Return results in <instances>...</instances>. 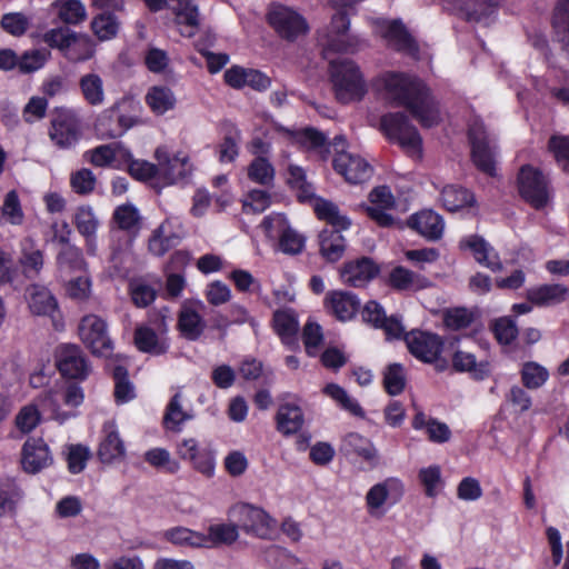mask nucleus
<instances>
[{"label": "nucleus", "mask_w": 569, "mask_h": 569, "mask_svg": "<svg viewBox=\"0 0 569 569\" xmlns=\"http://www.w3.org/2000/svg\"><path fill=\"white\" fill-rule=\"evenodd\" d=\"M385 282L396 291H418L429 286L426 277L403 266L392 268Z\"/></svg>", "instance_id": "obj_25"}, {"label": "nucleus", "mask_w": 569, "mask_h": 569, "mask_svg": "<svg viewBox=\"0 0 569 569\" xmlns=\"http://www.w3.org/2000/svg\"><path fill=\"white\" fill-rule=\"evenodd\" d=\"M313 211L319 220L329 224V229L348 230L351 227V220L341 214L338 206L330 200L318 198Z\"/></svg>", "instance_id": "obj_31"}, {"label": "nucleus", "mask_w": 569, "mask_h": 569, "mask_svg": "<svg viewBox=\"0 0 569 569\" xmlns=\"http://www.w3.org/2000/svg\"><path fill=\"white\" fill-rule=\"evenodd\" d=\"M382 385L388 395H400L406 387V375L402 365L397 362L388 365L383 371Z\"/></svg>", "instance_id": "obj_51"}, {"label": "nucleus", "mask_w": 569, "mask_h": 569, "mask_svg": "<svg viewBox=\"0 0 569 569\" xmlns=\"http://www.w3.org/2000/svg\"><path fill=\"white\" fill-rule=\"evenodd\" d=\"M84 159L92 166L104 168L111 166L117 159V152L112 144H100L84 152Z\"/></svg>", "instance_id": "obj_64"}, {"label": "nucleus", "mask_w": 569, "mask_h": 569, "mask_svg": "<svg viewBox=\"0 0 569 569\" xmlns=\"http://www.w3.org/2000/svg\"><path fill=\"white\" fill-rule=\"evenodd\" d=\"M340 229L323 228L318 234L319 253L326 262L336 263L345 254L347 240Z\"/></svg>", "instance_id": "obj_21"}, {"label": "nucleus", "mask_w": 569, "mask_h": 569, "mask_svg": "<svg viewBox=\"0 0 569 569\" xmlns=\"http://www.w3.org/2000/svg\"><path fill=\"white\" fill-rule=\"evenodd\" d=\"M50 51L47 49H32L20 56V73L28 74L41 69L48 59Z\"/></svg>", "instance_id": "obj_58"}, {"label": "nucleus", "mask_w": 569, "mask_h": 569, "mask_svg": "<svg viewBox=\"0 0 569 569\" xmlns=\"http://www.w3.org/2000/svg\"><path fill=\"white\" fill-rule=\"evenodd\" d=\"M134 346L143 353L151 356H162L169 350V342L167 338H161L158 333L148 326L137 327L133 332Z\"/></svg>", "instance_id": "obj_29"}, {"label": "nucleus", "mask_w": 569, "mask_h": 569, "mask_svg": "<svg viewBox=\"0 0 569 569\" xmlns=\"http://www.w3.org/2000/svg\"><path fill=\"white\" fill-rule=\"evenodd\" d=\"M57 264L61 270H81L84 264L82 251L72 244L63 247L57 256Z\"/></svg>", "instance_id": "obj_62"}, {"label": "nucleus", "mask_w": 569, "mask_h": 569, "mask_svg": "<svg viewBox=\"0 0 569 569\" xmlns=\"http://www.w3.org/2000/svg\"><path fill=\"white\" fill-rule=\"evenodd\" d=\"M274 420L277 431L283 437H290L301 431L305 425V415L298 405L286 402L279 406Z\"/></svg>", "instance_id": "obj_23"}, {"label": "nucleus", "mask_w": 569, "mask_h": 569, "mask_svg": "<svg viewBox=\"0 0 569 569\" xmlns=\"http://www.w3.org/2000/svg\"><path fill=\"white\" fill-rule=\"evenodd\" d=\"M323 305L326 310L341 322L352 320L361 308L358 296L343 290L329 291L325 297Z\"/></svg>", "instance_id": "obj_16"}, {"label": "nucleus", "mask_w": 569, "mask_h": 569, "mask_svg": "<svg viewBox=\"0 0 569 569\" xmlns=\"http://www.w3.org/2000/svg\"><path fill=\"white\" fill-rule=\"evenodd\" d=\"M443 208L450 212L471 207L476 202L473 193L460 184H447L440 193Z\"/></svg>", "instance_id": "obj_32"}, {"label": "nucleus", "mask_w": 569, "mask_h": 569, "mask_svg": "<svg viewBox=\"0 0 569 569\" xmlns=\"http://www.w3.org/2000/svg\"><path fill=\"white\" fill-rule=\"evenodd\" d=\"M191 418L192 416L182 409L181 395L174 393L166 407L163 427L170 431H180L181 425Z\"/></svg>", "instance_id": "obj_40"}, {"label": "nucleus", "mask_w": 569, "mask_h": 569, "mask_svg": "<svg viewBox=\"0 0 569 569\" xmlns=\"http://www.w3.org/2000/svg\"><path fill=\"white\" fill-rule=\"evenodd\" d=\"M237 523H218L211 525L208 528V533L204 535L206 547L210 545H227L230 546L239 538Z\"/></svg>", "instance_id": "obj_44"}, {"label": "nucleus", "mask_w": 569, "mask_h": 569, "mask_svg": "<svg viewBox=\"0 0 569 569\" xmlns=\"http://www.w3.org/2000/svg\"><path fill=\"white\" fill-rule=\"evenodd\" d=\"M164 538L173 545L193 548L206 547L204 533L197 532L184 527H176L167 530Z\"/></svg>", "instance_id": "obj_49"}, {"label": "nucleus", "mask_w": 569, "mask_h": 569, "mask_svg": "<svg viewBox=\"0 0 569 569\" xmlns=\"http://www.w3.org/2000/svg\"><path fill=\"white\" fill-rule=\"evenodd\" d=\"M49 138L59 149L74 147L81 138L78 116L71 110L58 109L50 121Z\"/></svg>", "instance_id": "obj_9"}, {"label": "nucleus", "mask_w": 569, "mask_h": 569, "mask_svg": "<svg viewBox=\"0 0 569 569\" xmlns=\"http://www.w3.org/2000/svg\"><path fill=\"white\" fill-rule=\"evenodd\" d=\"M376 83L397 106L406 108L422 128L431 129L440 124L442 118L439 101L433 97L429 86L419 77L387 71L377 77Z\"/></svg>", "instance_id": "obj_1"}, {"label": "nucleus", "mask_w": 569, "mask_h": 569, "mask_svg": "<svg viewBox=\"0 0 569 569\" xmlns=\"http://www.w3.org/2000/svg\"><path fill=\"white\" fill-rule=\"evenodd\" d=\"M323 393L337 401L341 409L350 412L352 416L359 418L365 417L366 413L360 403L356 399L351 398L338 383H327L323 388Z\"/></svg>", "instance_id": "obj_43"}, {"label": "nucleus", "mask_w": 569, "mask_h": 569, "mask_svg": "<svg viewBox=\"0 0 569 569\" xmlns=\"http://www.w3.org/2000/svg\"><path fill=\"white\" fill-rule=\"evenodd\" d=\"M333 170L351 184L368 181L372 174V167L363 158L346 151H338L332 160Z\"/></svg>", "instance_id": "obj_14"}, {"label": "nucleus", "mask_w": 569, "mask_h": 569, "mask_svg": "<svg viewBox=\"0 0 569 569\" xmlns=\"http://www.w3.org/2000/svg\"><path fill=\"white\" fill-rule=\"evenodd\" d=\"M21 463L23 470L37 473L52 463L48 445L42 438L29 437L22 446Z\"/></svg>", "instance_id": "obj_17"}, {"label": "nucleus", "mask_w": 569, "mask_h": 569, "mask_svg": "<svg viewBox=\"0 0 569 569\" xmlns=\"http://www.w3.org/2000/svg\"><path fill=\"white\" fill-rule=\"evenodd\" d=\"M520 376L525 388L536 390L548 381L549 371L538 362L528 361L522 365Z\"/></svg>", "instance_id": "obj_47"}, {"label": "nucleus", "mask_w": 569, "mask_h": 569, "mask_svg": "<svg viewBox=\"0 0 569 569\" xmlns=\"http://www.w3.org/2000/svg\"><path fill=\"white\" fill-rule=\"evenodd\" d=\"M521 199L535 210L545 209L551 199L550 181L543 172L531 164H523L517 176Z\"/></svg>", "instance_id": "obj_5"}, {"label": "nucleus", "mask_w": 569, "mask_h": 569, "mask_svg": "<svg viewBox=\"0 0 569 569\" xmlns=\"http://www.w3.org/2000/svg\"><path fill=\"white\" fill-rule=\"evenodd\" d=\"M144 101L156 116H162L173 110L177 103L173 91L164 86L151 87L144 97Z\"/></svg>", "instance_id": "obj_33"}, {"label": "nucleus", "mask_w": 569, "mask_h": 569, "mask_svg": "<svg viewBox=\"0 0 569 569\" xmlns=\"http://www.w3.org/2000/svg\"><path fill=\"white\" fill-rule=\"evenodd\" d=\"M144 461L157 469H164L168 473H176L180 469L177 460L171 459L170 453L164 448H152L146 451Z\"/></svg>", "instance_id": "obj_56"}, {"label": "nucleus", "mask_w": 569, "mask_h": 569, "mask_svg": "<svg viewBox=\"0 0 569 569\" xmlns=\"http://www.w3.org/2000/svg\"><path fill=\"white\" fill-rule=\"evenodd\" d=\"M459 247L461 250H470L475 260L492 272H500L503 269L499 253L491 247L483 237L471 234L463 238Z\"/></svg>", "instance_id": "obj_18"}, {"label": "nucleus", "mask_w": 569, "mask_h": 569, "mask_svg": "<svg viewBox=\"0 0 569 569\" xmlns=\"http://www.w3.org/2000/svg\"><path fill=\"white\" fill-rule=\"evenodd\" d=\"M405 493L403 482L398 478H387L386 480L373 485L366 495V505L369 511L381 508L388 499L392 503L401 500Z\"/></svg>", "instance_id": "obj_19"}, {"label": "nucleus", "mask_w": 569, "mask_h": 569, "mask_svg": "<svg viewBox=\"0 0 569 569\" xmlns=\"http://www.w3.org/2000/svg\"><path fill=\"white\" fill-rule=\"evenodd\" d=\"M272 329L283 345H296L299 323L292 311H274L272 316Z\"/></svg>", "instance_id": "obj_30"}, {"label": "nucleus", "mask_w": 569, "mask_h": 569, "mask_svg": "<svg viewBox=\"0 0 569 569\" xmlns=\"http://www.w3.org/2000/svg\"><path fill=\"white\" fill-rule=\"evenodd\" d=\"M79 89L83 100L92 107L101 106L104 102V88L102 78L94 72L83 74L79 79Z\"/></svg>", "instance_id": "obj_35"}, {"label": "nucleus", "mask_w": 569, "mask_h": 569, "mask_svg": "<svg viewBox=\"0 0 569 569\" xmlns=\"http://www.w3.org/2000/svg\"><path fill=\"white\" fill-rule=\"evenodd\" d=\"M27 300L33 315L50 317L57 330L63 328L58 301L47 287L41 284L29 286L27 288Z\"/></svg>", "instance_id": "obj_13"}, {"label": "nucleus", "mask_w": 569, "mask_h": 569, "mask_svg": "<svg viewBox=\"0 0 569 569\" xmlns=\"http://www.w3.org/2000/svg\"><path fill=\"white\" fill-rule=\"evenodd\" d=\"M112 378L114 380V401L118 405L131 401L136 397V393L133 385L129 380L128 369L122 365L114 366Z\"/></svg>", "instance_id": "obj_41"}, {"label": "nucleus", "mask_w": 569, "mask_h": 569, "mask_svg": "<svg viewBox=\"0 0 569 569\" xmlns=\"http://www.w3.org/2000/svg\"><path fill=\"white\" fill-rule=\"evenodd\" d=\"M129 295L137 308H147L154 302L158 291L151 284L137 279L130 281Z\"/></svg>", "instance_id": "obj_54"}, {"label": "nucleus", "mask_w": 569, "mask_h": 569, "mask_svg": "<svg viewBox=\"0 0 569 569\" xmlns=\"http://www.w3.org/2000/svg\"><path fill=\"white\" fill-rule=\"evenodd\" d=\"M140 104L134 99L122 97L113 104L102 110L93 124L94 132L100 139H116L138 126L140 119Z\"/></svg>", "instance_id": "obj_3"}, {"label": "nucleus", "mask_w": 569, "mask_h": 569, "mask_svg": "<svg viewBox=\"0 0 569 569\" xmlns=\"http://www.w3.org/2000/svg\"><path fill=\"white\" fill-rule=\"evenodd\" d=\"M43 42L50 48L58 49L66 58L70 46L76 40V32L68 27L53 28L44 32Z\"/></svg>", "instance_id": "obj_52"}, {"label": "nucleus", "mask_w": 569, "mask_h": 569, "mask_svg": "<svg viewBox=\"0 0 569 569\" xmlns=\"http://www.w3.org/2000/svg\"><path fill=\"white\" fill-rule=\"evenodd\" d=\"M220 323L218 327H229L232 325H244L249 323L250 326H256V320L252 318L248 311V309L239 303H231L224 316H220Z\"/></svg>", "instance_id": "obj_61"}, {"label": "nucleus", "mask_w": 569, "mask_h": 569, "mask_svg": "<svg viewBox=\"0 0 569 569\" xmlns=\"http://www.w3.org/2000/svg\"><path fill=\"white\" fill-rule=\"evenodd\" d=\"M113 220L119 229L131 231L132 229L138 228L140 223V214L133 204H121L113 211Z\"/></svg>", "instance_id": "obj_60"}, {"label": "nucleus", "mask_w": 569, "mask_h": 569, "mask_svg": "<svg viewBox=\"0 0 569 569\" xmlns=\"http://www.w3.org/2000/svg\"><path fill=\"white\" fill-rule=\"evenodd\" d=\"M78 336L84 347L96 357H109L113 351V341L109 336L108 323L97 315H86L80 319Z\"/></svg>", "instance_id": "obj_8"}, {"label": "nucleus", "mask_w": 569, "mask_h": 569, "mask_svg": "<svg viewBox=\"0 0 569 569\" xmlns=\"http://www.w3.org/2000/svg\"><path fill=\"white\" fill-rule=\"evenodd\" d=\"M53 356L58 372L67 380L82 382L92 371L90 360L79 345L60 343Z\"/></svg>", "instance_id": "obj_6"}, {"label": "nucleus", "mask_w": 569, "mask_h": 569, "mask_svg": "<svg viewBox=\"0 0 569 569\" xmlns=\"http://www.w3.org/2000/svg\"><path fill=\"white\" fill-rule=\"evenodd\" d=\"M459 11L466 21L480 22L495 13L496 4L492 0H467Z\"/></svg>", "instance_id": "obj_42"}, {"label": "nucleus", "mask_w": 569, "mask_h": 569, "mask_svg": "<svg viewBox=\"0 0 569 569\" xmlns=\"http://www.w3.org/2000/svg\"><path fill=\"white\" fill-rule=\"evenodd\" d=\"M96 184L97 178L88 168L79 169L70 176V187L77 194L87 196L92 193Z\"/></svg>", "instance_id": "obj_57"}, {"label": "nucleus", "mask_w": 569, "mask_h": 569, "mask_svg": "<svg viewBox=\"0 0 569 569\" xmlns=\"http://www.w3.org/2000/svg\"><path fill=\"white\" fill-rule=\"evenodd\" d=\"M126 455L123 441L117 431H110L106 435L98 448V458L102 463H112L122 459Z\"/></svg>", "instance_id": "obj_39"}, {"label": "nucleus", "mask_w": 569, "mask_h": 569, "mask_svg": "<svg viewBox=\"0 0 569 569\" xmlns=\"http://www.w3.org/2000/svg\"><path fill=\"white\" fill-rule=\"evenodd\" d=\"M177 329L184 339L197 341L204 332L206 322L192 306L183 303L178 313Z\"/></svg>", "instance_id": "obj_27"}, {"label": "nucleus", "mask_w": 569, "mask_h": 569, "mask_svg": "<svg viewBox=\"0 0 569 569\" xmlns=\"http://www.w3.org/2000/svg\"><path fill=\"white\" fill-rule=\"evenodd\" d=\"M268 24L281 39L293 42L309 31L307 20L296 10L281 3H271L266 16Z\"/></svg>", "instance_id": "obj_7"}, {"label": "nucleus", "mask_w": 569, "mask_h": 569, "mask_svg": "<svg viewBox=\"0 0 569 569\" xmlns=\"http://www.w3.org/2000/svg\"><path fill=\"white\" fill-rule=\"evenodd\" d=\"M96 53V44L88 34L77 33L76 40L71 43L66 59L72 62H83L90 60Z\"/></svg>", "instance_id": "obj_50"}, {"label": "nucleus", "mask_w": 569, "mask_h": 569, "mask_svg": "<svg viewBox=\"0 0 569 569\" xmlns=\"http://www.w3.org/2000/svg\"><path fill=\"white\" fill-rule=\"evenodd\" d=\"M91 30L100 41L111 40L119 31L118 18L111 12L97 14L91 21Z\"/></svg>", "instance_id": "obj_46"}, {"label": "nucleus", "mask_w": 569, "mask_h": 569, "mask_svg": "<svg viewBox=\"0 0 569 569\" xmlns=\"http://www.w3.org/2000/svg\"><path fill=\"white\" fill-rule=\"evenodd\" d=\"M475 321V313L466 307H456L445 311L443 325L452 331L466 329Z\"/></svg>", "instance_id": "obj_55"}, {"label": "nucleus", "mask_w": 569, "mask_h": 569, "mask_svg": "<svg viewBox=\"0 0 569 569\" xmlns=\"http://www.w3.org/2000/svg\"><path fill=\"white\" fill-rule=\"evenodd\" d=\"M241 131L234 124L226 130L222 140L217 146L218 160L220 163H232L239 156V142Z\"/></svg>", "instance_id": "obj_37"}, {"label": "nucleus", "mask_w": 569, "mask_h": 569, "mask_svg": "<svg viewBox=\"0 0 569 569\" xmlns=\"http://www.w3.org/2000/svg\"><path fill=\"white\" fill-rule=\"evenodd\" d=\"M380 130L389 142L398 144L406 153L421 154L422 138L406 113L401 111L385 113L380 118Z\"/></svg>", "instance_id": "obj_4"}, {"label": "nucleus", "mask_w": 569, "mask_h": 569, "mask_svg": "<svg viewBox=\"0 0 569 569\" xmlns=\"http://www.w3.org/2000/svg\"><path fill=\"white\" fill-rule=\"evenodd\" d=\"M343 445L349 452L357 455L368 462L377 459V450L372 442L358 432H350L343 439Z\"/></svg>", "instance_id": "obj_45"}, {"label": "nucleus", "mask_w": 569, "mask_h": 569, "mask_svg": "<svg viewBox=\"0 0 569 569\" xmlns=\"http://www.w3.org/2000/svg\"><path fill=\"white\" fill-rule=\"evenodd\" d=\"M551 27L561 48L569 54V0H558L552 12Z\"/></svg>", "instance_id": "obj_34"}, {"label": "nucleus", "mask_w": 569, "mask_h": 569, "mask_svg": "<svg viewBox=\"0 0 569 569\" xmlns=\"http://www.w3.org/2000/svg\"><path fill=\"white\" fill-rule=\"evenodd\" d=\"M58 17L66 24H79L87 18V11L80 0H57Z\"/></svg>", "instance_id": "obj_48"}, {"label": "nucleus", "mask_w": 569, "mask_h": 569, "mask_svg": "<svg viewBox=\"0 0 569 569\" xmlns=\"http://www.w3.org/2000/svg\"><path fill=\"white\" fill-rule=\"evenodd\" d=\"M230 512L246 533L261 539L270 538L273 520L262 508L239 503Z\"/></svg>", "instance_id": "obj_11"}, {"label": "nucleus", "mask_w": 569, "mask_h": 569, "mask_svg": "<svg viewBox=\"0 0 569 569\" xmlns=\"http://www.w3.org/2000/svg\"><path fill=\"white\" fill-rule=\"evenodd\" d=\"M128 174L136 181L149 184L152 188L161 189L159 183L160 169L158 164L152 163L148 160L138 159L132 162L127 171Z\"/></svg>", "instance_id": "obj_38"}, {"label": "nucleus", "mask_w": 569, "mask_h": 569, "mask_svg": "<svg viewBox=\"0 0 569 569\" xmlns=\"http://www.w3.org/2000/svg\"><path fill=\"white\" fill-rule=\"evenodd\" d=\"M467 137L471 149V160L476 168L489 177H495L497 173L495 153L485 126L479 122L470 124Z\"/></svg>", "instance_id": "obj_10"}, {"label": "nucleus", "mask_w": 569, "mask_h": 569, "mask_svg": "<svg viewBox=\"0 0 569 569\" xmlns=\"http://www.w3.org/2000/svg\"><path fill=\"white\" fill-rule=\"evenodd\" d=\"M569 288L561 283H543L527 289L526 299L536 307L558 306L567 301Z\"/></svg>", "instance_id": "obj_20"}, {"label": "nucleus", "mask_w": 569, "mask_h": 569, "mask_svg": "<svg viewBox=\"0 0 569 569\" xmlns=\"http://www.w3.org/2000/svg\"><path fill=\"white\" fill-rule=\"evenodd\" d=\"M248 178L252 182L270 186L274 179V168L266 157H256L248 166Z\"/></svg>", "instance_id": "obj_53"}, {"label": "nucleus", "mask_w": 569, "mask_h": 569, "mask_svg": "<svg viewBox=\"0 0 569 569\" xmlns=\"http://www.w3.org/2000/svg\"><path fill=\"white\" fill-rule=\"evenodd\" d=\"M0 27L10 36L22 37L30 27V20L22 12H8L2 16Z\"/></svg>", "instance_id": "obj_59"}, {"label": "nucleus", "mask_w": 569, "mask_h": 569, "mask_svg": "<svg viewBox=\"0 0 569 569\" xmlns=\"http://www.w3.org/2000/svg\"><path fill=\"white\" fill-rule=\"evenodd\" d=\"M380 273V266L370 257H360L343 263L340 277L343 283L363 288Z\"/></svg>", "instance_id": "obj_15"}, {"label": "nucleus", "mask_w": 569, "mask_h": 569, "mask_svg": "<svg viewBox=\"0 0 569 569\" xmlns=\"http://www.w3.org/2000/svg\"><path fill=\"white\" fill-rule=\"evenodd\" d=\"M329 80L336 100L341 104L361 101L368 84L359 64L351 59H333L328 66Z\"/></svg>", "instance_id": "obj_2"}, {"label": "nucleus", "mask_w": 569, "mask_h": 569, "mask_svg": "<svg viewBox=\"0 0 569 569\" xmlns=\"http://www.w3.org/2000/svg\"><path fill=\"white\" fill-rule=\"evenodd\" d=\"M452 369L456 372H468L473 380L482 381L490 376V363L487 360L477 361L470 352L457 350L451 358Z\"/></svg>", "instance_id": "obj_28"}, {"label": "nucleus", "mask_w": 569, "mask_h": 569, "mask_svg": "<svg viewBox=\"0 0 569 569\" xmlns=\"http://www.w3.org/2000/svg\"><path fill=\"white\" fill-rule=\"evenodd\" d=\"M408 226L428 240H438L443 232V220L432 210H421L408 219Z\"/></svg>", "instance_id": "obj_22"}, {"label": "nucleus", "mask_w": 569, "mask_h": 569, "mask_svg": "<svg viewBox=\"0 0 569 569\" xmlns=\"http://www.w3.org/2000/svg\"><path fill=\"white\" fill-rule=\"evenodd\" d=\"M403 341L409 352L423 363L438 361L445 347V341L439 335L420 329H412L406 333Z\"/></svg>", "instance_id": "obj_12"}, {"label": "nucleus", "mask_w": 569, "mask_h": 569, "mask_svg": "<svg viewBox=\"0 0 569 569\" xmlns=\"http://www.w3.org/2000/svg\"><path fill=\"white\" fill-rule=\"evenodd\" d=\"M73 223L78 232L86 239L87 252L94 254L97 250V230L99 220L90 206H80L77 208Z\"/></svg>", "instance_id": "obj_24"}, {"label": "nucleus", "mask_w": 569, "mask_h": 569, "mask_svg": "<svg viewBox=\"0 0 569 569\" xmlns=\"http://www.w3.org/2000/svg\"><path fill=\"white\" fill-rule=\"evenodd\" d=\"M23 498V491L13 479H3L0 481V517L14 516L18 503Z\"/></svg>", "instance_id": "obj_36"}, {"label": "nucleus", "mask_w": 569, "mask_h": 569, "mask_svg": "<svg viewBox=\"0 0 569 569\" xmlns=\"http://www.w3.org/2000/svg\"><path fill=\"white\" fill-rule=\"evenodd\" d=\"M383 38L398 52H405L416 56L419 52V46L415 38L410 34L401 20H392L389 22Z\"/></svg>", "instance_id": "obj_26"}, {"label": "nucleus", "mask_w": 569, "mask_h": 569, "mask_svg": "<svg viewBox=\"0 0 569 569\" xmlns=\"http://www.w3.org/2000/svg\"><path fill=\"white\" fill-rule=\"evenodd\" d=\"M492 331L499 343L511 345L519 335L517 323L509 317H502L493 322Z\"/></svg>", "instance_id": "obj_63"}]
</instances>
